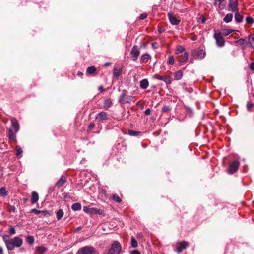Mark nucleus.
Instances as JSON below:
<instances>
[{
    "mask_svg": "<svg viewBox=\"0 0 254 254\" xmlns=\"http://www.w3.org/2000/svg\"><path fill=\"white\" fill-rule=\"evenodd\" d=\"M8 236L3 237V240L8 250L12 251L15 248H19L23 244V240L19 237H15L12 239H7Z\"/></svg>",
    "mask_w": 254,
    "mask_h": 254,
    "instance_id": "nucleus-1",
    "label": "nucleus"
},
{
    "mask_svg": "<svg viewBox=\"0 0 254 254\" xmlns=\"http://www.w3.org/2000/svg\"><path fill=\"white\" fill-rule=\"evenodd\" d=\"M121 250L120 244L117 241H115L112 244L107 254H120Z\"/></svg>",
    "mask_w": 254,
    "mask_h": 254,
    "instance_id": "nucleus-2",
    "label": "nucleus"
},
{
    "mask_svg": "<svg viewBox=\"0 0 254 254\" xmlns=\"http://www.w3.org/2000/svg\"><path fill=\"white\" fill-rule=\"evenodd\" d=\"M95 249L91 246H86L80 248L77 254H94Z\"/></svg>",
    "mask_w": 254,
    "mask_h": 254,
    "instance_id": "nucleus-3",
    "label": "nucleus"
},
{
    "mask_svg": "<svg viewBox=\"0 0 254 254\" xmlns=\"http://www.w3.org/2000/svg\"><path fill=\"white\" fill-rule=\"evenodd\" d=\"M214 38L216 40V44L218 47H221L224 45L225 40L221 32H215L214 34Z\"/></svg>",
    "mask_w": 254,
    "mask_h": 254,
    "instance_id": "nucleus-4",
    "label": "nucleus"
},
{
    "mask_svg": "<svg viewBox=\"0 0 254 254\" xmlns=\"http://www.w3.org/2000/svg\"><path fill=\"white\" fill-rule=\"evenodd\" d=\"M133 99L132 96L127 95L125 94H122L119 99V102L122 104L130 103Z\"/></svg>",
    "mask_w": 254,
    "mask_h": 254,
    "instance_id": "nucleus-5",
    "label": "nucleus"
},
{
    "mask_svg": "<svg viewBox=\"0 0 254 254\" xmlns=\"http://www.w3.org/2000/svg\"><path fill=\"white\" fill-rule=\"evenodd\" d=\"M240 163L238 161H233L229 166V169L228 170V173L229 174H232L236 172L239 166Z\"/></svg>",
    "mask_w": 254,
    "mask_h": 254,
    "instance_id": "nucleus-6",
    "label": "nucleus"
},
{
    "mask_svg": "<svg viewBox=\"0 0 254 254\" xmlns=\"http://www.w3.org/2000/svg\"><path fill=\"white\" fill-rule=\"evenodd\" d=\"M130 54L132 57V60L134 61H136L140 54L139 49L137 46L135 45L132 47Z\"/></svg>",
    "mask_w": 254,
    "mask_h": 254,
    "instance_id": "nucleus-7",
    "label": "nucleus"
},
{
    "mask_svg": "<svg viewBox=\"0 0 254 254\" xmlns=\"http://www.w3.org/2000/svg\"><path fill=\"white\" fill-rule=\"evenodd\" d=\"M238 2L237 1H230L228 4L229 10L233 12H237Z\"/></svg>",
    "mask_w": 254,
    "mask_h": 254,
    "instance_id": "nucleus-8",
    "label": "nucleus"
},
{
    "mask_svg": "<svg viewBox=\"0 0 254 254\" xmlns=\"http://www.w3.org/2000/svg\"><path fill=\"white\" fill-rule=\"evenodd\" d=\"M154 77L157 79L164 81L167 84L171 83V79L169 76H160L158 74H155Z\"/></svg>",
    "mask_w": 254,
    "mask_h": 254,
    "instance_id": "nucleus-9",
    "label": "nucleus"
},
{
    "mask_svg": "<svg viewBox=\"0 0 254 254\" xmlns=\"http://www.w3.org/2000/svg\"><path fill=\"white\" fill-rule=\"evenodd\" d=\"M168 17L172 25H178L180 22V20L177 19L174 15L170 13H168Z\"/></svg>",
    "mask_w": 254,
    "mask_h": 254,
    "instance_id": "nucleus-10",
    "label": "nucleus"
},
{
    "mask_svg": "<svg viewBox=\"0 0 254 254\" xmlns=\"http://www.w3.org/2000/svg\"><path fill=\"white\" fill-rule=\"evenodd\" d=\"M178 58H180L178 59L180 64L182 65V63L187 61L188 59V54L187 52H184L182 54L178 55Z\"/></svg>",
    "mask_w": 254,
    "mask_h": 254,
    "instance_id": "nucleus-11",
    "label": "nucleus"
},
{
    "mask_svg": "<svg viewBox=\"0 0 254 254\" xmlns=\"http://www.w3.org/2000/svg\"><path fill=\"white\" fill-rule=\"evenodd\" d=\"M95 119L99 122L107 119V114L105 112H101L99 113L96 116Z\"/></svg>",
    "mask_w": 254,
    "mask_h": 254,
    "instance_id": "nucleus-12",
    "label": "nucleus"
},
{
    "mask_svg": "<svg viewBox=\"0 0 254 254\" xmlns=\"http://www.w3.org/2000/svg\"><path fill=\"white\" fill-rule=\"evenodd\" d=\"M214 5L218 6L220 9H223L226 6V0H214Z\"/></svg>",
    "mask_w": 254,
    "mask_h": 254,
    "instance_id": "nucleus-13",
    "label": "nucleus"
},
{
    "mask_svg": "<svg viewBox=\"0 0 254 254\" xmlns=\"http://www.w3.org/2000/svg\"><path fill=\"white\" fill-rule=\"evenodd\" d=\"M188 246V243L186 241H183L178 244L177 252L178 253H181L183 250L185 249Z\"/></svg>",
    "mask_w": 254,
    "mask_h": 254,
    "instance_id": "nucleus-14",
    "label": "nucleus"
},
{
    "mask_svg": "<svg viewBox=\"0 0 254 254\" xmlns=\"http://www.w3.org/2000/svg\"><path fill=\"white\" fill-rule=\"evenodd\" d=\"M122 73V70L121 68L115 67L113 71V78L115 79H118L119 77Z\"/></svg>",
    "mask_w": 254,
    "mask_h": 254,
    "instance_id": "nucleus-15",
    "label": "nucleus"
},
{
    "mask_svg": "<svg viewBox=\"0 0 254 254\" xmlns=\"http://www.w3.org/2000/svg\"><path fill=\"white\" fill-rule=\"evenodd\" d=\"M83 211L90 214H94L96 213V208H90L88 206L83 207Z\"/></svg>",
    "mask_w": 254,
    "mask_h": 254,
    "instance_id": "nucleus-16",
    "label": "nucleus"
},
{
    "mask_svg": "<svg viewBox=\"0 0 254 254\" xmlns=\"http://www.w3.org/2000/svg\"><path fill=\"white\" fill-rule=\"evenodd\" d=\"M194 55L195 56L199 57L201 59L204 58L205 56V53L203 50H198L194 52Z\"/></svg>",
    "mask_w": 254,
    "mask_h": 254,
    "instance_id": "nucleus-17",
    "label": "nucleus"
},
{
    "mask_svg": "<svg viewBox=\"0 0 254 254\" xmlns=\"http://www.w3.org/2000/svg\"><path fill=\"white\" fill-rule=\"evenodd\" d=\"M235 20L237 23H241L243 21L244 17L240 13L236 12L234 15Z\"/></svg>",
    "mask_w": 254,
    "mask_h": 254,
    "instance_id": "nucleus-18",
    "label": "nucleus"
},
{
    "mask_svg": "<svg viewBox=\"0 0 254 254\" xmlns=\"http://www.w3.org/2000/svg\"><path fill=\"white\" fill-rule=\"evenodd\" d=\"M32 198H31V203L32 204H34L37 202L39 200V195L37 192L35 191H33L31 194Z\"/></svg>",
    "mask_w": 254,
    "mask_h": 254,
    "instance_id": "nucleus-19",
    "label": "nucleus"
},
{
    "mask_svg": "<svg viewBox=\"0 0 254 254\" xmlns=\"http://www.w3.org/2000/svg\"><path fill=\"white\" fill-rule=\"evenodd\" d=\"M149 85V82L147 79H144L140 82V86L143 89L147 88Z\"/></svg>",
    "mask_w": 254,
    "mask_h": 254,
    "instance_id": "nucleus-20",
    "label": "nucleus"
},
{
    "mask_svg": "<svg viewBox=\"0 0 254 254\" xmlns=\"http://www.w3.org/2000/svg\"><path fill=\"white\" fill-rule=\"evenodd\" d=\"M233 19V14L231 13L227 14L223 19V21L226 23H228L232 21Z\"/></svg>",
    "mask_w": 254,
    "mask_h": 254,
    "instance_id": "nucleus-21",
    "label": "nucleus"
},
{
    "mask_svg": "<svg viewBox=\"0 0 254 254\" xmlns=\"http://www.w3.org/2000/svg\"><path fill=\"white\" fill-rule=\"evenodd\" d=\"M66 178L64 176H62L59 180L56 183V185L60 187L64 184Z\"/></svg>",
    "mask_w": 254,
    "mask_h": 254,
    "instance_id": "nucleus-22",
    "label": "nucleus"
},
{
    "mask_svg": "<svg viewBox=\"0 0 254 254\" xmlns=\"http://www.w3.org/2000/svg\"><path fill=\"white\" fill-rule=\"evenodd\" d=\"M185 49L182 46L179 45L177 46L175 53L177 55H179L180 54H182L184 52H185Z\"/></svg>",
    "mask_w": 254,
    "mask_h": 254,
    "instance_id": "nucleus-23",
    "label": "nucleus"
},
{
    "mask_svg": "<svg viewBox=\"0 0 254 254\" xmlns=\"http://www.w3.org/2000/svg\"><path fill=\"white\" fill-rule=\"evenodd\" d=\"M183 77V72L181 70H178L174 73V78L176 80H180Z\"/></svg>",
    "mask_w": 254,
    "mask_h": 254,
    "instance_id": "nucleus-24",
    "label": "nucleus"
},
{
    "mask_svg": "<svg viewBox=\"0 0 254 254\" xmlns=\"http://www.w3.org/2000/svg\"><path fill=\"white\" fill-rule=\"evenodd\" d=\"M12 126L15 129V131L17 132L19 129V125L16 119H12Z\"/></svg>",
    "mask_w": 254,
    "mask_h": 254,
    "instance_id": "nucleus-25",
    "label": "nucleus"
},
{
    "mask_svg": "<svg viewBox=\"0 0 254 254\" xmlns=\"http://www.w3.org/2000/svg\"><path fill=\"white\" fill-rule=\"evenodd\" d=\"M112 105V102L110 99H106L104 102V107L105 109L110 108Z\"/></svg>",
    "mask_w": 254,
    "mask_h": 254,
    "instance_id": "nucleus-26",
    "label": "nucleus"
},
{
    "mask_svg": "<svg viewBox=\"0 0 254 254\" xmlns=\"http://www.w3.org/2000/svg\"><path fill=\"white\" fill-rule=\"evenodd\" d=\"M8 192L5 187L0 188V196L2 197H5L8 195Z\"/></svg>",
    "mask_w": 254,
    "mask_h": 254,
    "instance_id": "nucleus-27",
    "label": "nucleus"
},
{
    "mask_svg": "<svg viewBox=\"0 0 254 254\" xmlns=\"http://www.w3.org/2000/svg\"><path fill=\"white\" fill-rule=\"evenodd\" d=\"M71 208L74 211L80 210L81 209V205L79 203H73L71 206Z\"/></svg>",
    "mask_w": 254,
    "mask_h": 254,
    "instance_id": "nucleus-28",
    "label": "nucleus"
},
{
    "mask_svg": "<svg viewBox=\"0 0 254 254\" xmlns=\"http://www.w3.org/2000/svg\"><path fill=\"white\" fill-rule=\"evenodd\" d=\"M36 249L40 254H43L47 251V248L44 246H38Z\"/></svg>",
    "mask_w": 254,
    "mask_h": 254,
    "instance_id": "nucleus-29",
    "label": "nucleus"
},
{
    "mask_svg": "<svg viewBox=\"0 0 254 254\" xmlns=\"http://www.w3.org/2000/svg\"><path fill=\"white\" fill-rule=\"evenodd\" d=\"M151 56L149 54H143L141 57L142 62H146L151 59Z\"/></svg>",
    "mask_w": 254,
    "mask_h": 254,
    "instance_id": "nucleus-30",
    "label": "nucleus"
},
{
    "mask_svg": "<svg viewBox=\"0 0 254 254\" xmlns=\"http://www.w3.org/2000/svg\"><path fill=\"white\" fill-rule=\"evenodd\" d=\"M64 215V212L62 209H59L56 213V217L58 220H60Z\"/></svg>",
    "mask_w": 254,
    "mask_h": 254,
    "instance_id": "nucleus-31",
    "label": "nucleus"
},
{
    "mask_svg": "<svg viewBox=\"0 0 254 254\" xmlns=\"http://www.w3.org/2000/svg\"><path fill=\"white\" fill-rule=\"evenodd\" d=\"M130 244L133 248H137L138 247V243L133 237H132L131 238Z\"/></svg>",
    "mask_w": 254,
    "mask_h": 254,
    "instance_id": "nucleus-32",
    "label": "nucleus"
},
{
    "mask_svg": "<svg viewBox=\"0 0 254 254\" xmlns=\"http://www.w3.org/2000/svg\"><path fill=\"white\" fill-rule=\"evenodd\" d=\"M96 68H95V67L94 66H91L88 67L87 68L86 71L88 74H91L94 73L96 71Z\"/></svg>",
    "mask_w": 254,
    "mask_h": 254,
    "instance_id": "nucleus-33",
    "label": "nucleus"
},
{
    "mask_svg": "<svg viewBox=\"0 0 254 254\" xmlns=\"http://www.w3.org/2000/svg\"><path fill=\"white\" fill-rule=\"evenodd\" d=\"M26 240L27 243L30 245H32L34 242V238L32 236H27Z\"/></svg>",
    "mask_w": 254,
    "mask_h": 254,
    "instance_id": "nucleus-34",
    "label": "nucleus"
},
{
    "mask_svg": "<svg viewBox=\"0 0 254 254\" xmlns=\"http://www.w3.org/2000/svg\"><path fill=\"white\" fill-rule=\"evenodd\" d=\"M233 31L234 30L230 29H225L222 30L221 34L222 36H226L232 33Z\"/></svg>",
    "mask_w": 254,
    "mask_h": 254,
    "instance_id": "nucleus-35",
    "label": "nucleus"
},
{
    "mask_svg": "<svg viewBox=\"0 0 254 254\" xmlns=\"http://www.w3.org/2000/svg\"><path fill=\"white\" fill-rule=\"evenodd\" d=\"M128 133L130 136H138L141 134V132L132 130H129Z\"/></svg>",
    "mask_w": 254,
    "mask_h": 254,
    "instance_id": "nucleus-36",
    "label": "nucleus"
},
{
    "mask_svg": "<svg viewBox=\"0 0 254 254\" xmlns=\"http://www.w3.org/2000/svg\"><path fill=\"white\" fill-rule=\"evenodd\" d=\"M8 137L10 140H14L15 138V135L10 128L8 129Z\"/></svg>",
    "mask_w": 254,
    "mask_h": 254,
    "instance_id": "nucleus-37",
    "label": "nucleus"
},
{
    "mask_svg": "<svg viewBox=\"0 0 254 254\" xmlns=\"http://www.w3.org/2000/svg\"><path fill=\"white\" fill-rule=\"evenodd\" d=\"M249 43L252 48H254V36H249L248 38Z\"/></svg>",
    "mask_w": 254,
    "mask_h": 254,
    "instance_id": "nucleus-38",
    "label": "nucleus"
},
{
    "mask_svg": "<svg viewBox=\"0 0 254 254\" xmlns=\"http://www.w3.org/2000/svg\"><path fill=\"white\" fill-rule=\"evenodd\" d=\"M7 209L8 211L9 212H14L16 210L15 207L14 206H12L10 204H7Z\"/></svg>",
    "mask_w": 254,
    "mask_h": 254,
    "instance_id": "nucleus-39",
    "label": "nucleus"
},
{
    "mask_svg": "<svg viewBox=\"0 0 254 254\" xmlns=\"http://www.w3.org/2000/svg\"><path fill=\"white\" fill-rule=\"evenodd\" d=\"M40 215V217H42V216H48L51 215V213L48 210H41Z\"/></svg>",
    "mask_w": 254,
    "mask_h": 254,
    "instance_id": "nucleus-40",
    "label": "nucleus"
},
{
    "mask_svg": "<svg viewBox=\"0 0 254 254\" xmlns=\"http://www.w3.org/2000/svg\"><path fill=\"white\" fill-rule=\"evenodd\" d=\"M112 199L113 200L117 202H121L122 199L120 198V197L117 194H114L112 196Z\"/></svg>",
    "mask_w": 254,
    "mask_h": 254,
    "instance_id": "nucleus-41",
    "label": "nucleus"
},
{
    "mask_svg": "<svg viewBox=\"0 0 254 254\" xmlns=\"http://www.w3.org/2000/svg\"><path fill=\"white\" fill-rule=\"evenodd\" d=\"M246 22L248 24H253L254 23V20L252 17L248 16L246 18Z\"/></svg>",
    "mask_w": 254,
    "mask_h": 254,
    "instance_id": "nucleus-42",
    "label": "nucleus"
},
{
    "mask_svg": "<svg viewBox=\"0 0 254 254\" xmlns=\"http://www.w3.org/2000/svg\"><path fill=\"white\" fill-rule=\"evenodd\" d=\"M168 63L169 64L173 65L174 64V58L173 56H170L168 58Z\"/></svg>",
    "mask_w": 254,
    "mask_h": 254,
    "instance_id": "nucleus-43",
    "label": "nucleus"
},
{
    "mask_svg": "<svg viewBox=\"0 0 254 254\" xmlns=\"http://www.w3.org/2000/svg\"><path fill=\"white\" fill-rule=\"evenodd\" d=\"M245 41H246V40L244 39L241 38V39H239L238 40L235 41V43H236L238 44L241 45H243L245 44Z\"/></svg>",
    "mask_w": 254,
    "mask_h": 254,
    "instance_id": "nucleus-44",
    "label": "nucleus"
},
{
    "mask_svg": "<svg viewBox=\"0 0 254 254\" xmlns=\"http://www.w3.org/2000/svg\"><path fill=\"white\" fill-rule=\"evenodd\" d=\"M10 235H14L16 233L15 228L13 226H10L9 230Z\"/></svg>",
    "mask_w": 254,
    "mask_h": 254,
    "instance_id": "nucleus-45",
    "label": "nucleus"
},
{
    "mask_svg": "<svg viewBox=\"0 0 254 254\" xmlns=\"http://www.w3.org/2000/svg\"><path fill=\"white\" fill-rule=\"evenodd\" d=\"M23 152L22 149L19 146L16 147V155L19 156Z\"/></svg>",
    "mask_w": 254,
    "mask_h": 254,
    "instance_id": "nucleus-46",
    "label": "nucleus"
},
{
    "mask_svg": "<svg viewBox=\"0 0 254 254\" xmlns=\"http://www.w3.org/2000/svg\"><path fill=\"white\" fill-rule=\"evenodd\" d=\"M253 106V103L252 102H248L247 103V109L248 111H250Z\"/></svg>",
    "mask_w": 254,
    "mask_h": 254,
    "instance_id": "nucleus-47",
    "label": "nucleus"
},
{
    "mask_svg": "<svg viewBox=\"0 0 254 254\" xmlns=\"http://www.w3.org/2000/svg\"><path fill=\"white\" fill-rule=\"evenodd\" d=\"M41 211V210H37L36 209H31L30 212H32V213H34L35 214L39 215V214H40Z\"/></svg>",
    "mask_w": 254,
    "mask_h": 254,
    "instance_id": "nucleus-48",
    "label": "nucleus"
},
{
    "mask_svg": "<svg viewBox=\"0 0 254 254\" xmlns=\"http://www.w3.org/2000/svg\"><path fill=\"white\" fill-rule=\"evenodd\" d=\"M170 110V108L169 106H164L162 108V111L163 112H167Z\"/></svg>",
    "mask_w": 254,
    "mask_h": 254,
    "instance_id": "nucleus-49",
    "label": "nucleus"
},
{
    "mask_svg": "<svg viewBox=\"0 0 254 254\" xmlns=\"http://www.w3.org/2000/svg\"><path fill=\"white\" fill-rule=\"evenodd\" d=\"M147 16V14L145 13H142L140 16H139V19L140 20H143L144 19H145Z\"/></svg>",
    "mask_w": 254,
    "mask_h": 254,
    "instance_id": "nucleus-50",
    "label": "nucleus"
},
{
    "mask_svg": "<svg viewBox=\"0 0 254 254\" xmlns=\"http://www.w3.org/2000/svg\"><path fill=\"white\" fill-rule=\"evenodd\" d=\"M184 89L185 91L188 92L189 93H191L193 92V89L190 87H189V88L185 87L184 88Z\"/></svg>",
    "mask_w": 254,
    "mask_h": 254,
    "instance_id": "nucleus-51",
    "label": "nucleus"
},
{
    "mask_svg": "<svg viewBox=\"0 0 254 254\" xmlns=\"http://www.w3.org/2000/svg\"><path fill=\"white\" fill-rule=\"evenodd\" d=\"M95 214H103V211L100 209H97L96 208Z\"/></svg>",
    "mask_w": 254,
    "mask_h": 254,
    "instance_id": "nucleus-52",
    "label": "nucleus"
},
{
    "mask_svg": "<svg viewBox=\"0 0 254 254\" xmlns=\"http://www.w3.org/2000/svg\"><path fill=\"white\" fill-rule=\"evenodd\" d=\"M151 113V110L149 109V108H148L147 109L145 112H144V114L146 115V116H148Z\"/></svg>",
    "mask_w": 254,
    "mask_h": 254,
    "instance_id": "nucleus-53",
    "label": "nucleus"
},
{
    "mask_svg": "<svg viewBox=\"0 0 254 254\" xmlns=\"http://www.w3.org/2000/svg\"><path fill=\"white\" fill-rule=\"evenodd\" d=\"M249 68L252 70H254V63L252 62L250 64Z\"/></svg>",
    "mask_w": 254,
    "mask_h": 254,
    "instance_id": "nucleus-54",
    "label": "nucleus"
},
{
    "mask_svg": "<svg viewBox=\"0 0 254 254\" xmlns=\"http://www.w3.org/2000/svg\"><path fill=\"white\" fill-rule=\"evenodd\" d=\"M131 254H141L140 253L136 250L132 251L131 253Z\"/></svg>",
    "mask_w": 254,
    "mask_h": 254,
    "instance_id": "nucleus-55",
    "label": "nucleus"
},
{
    "mask_svg": "<svg viewBox=\"0 0 254 254\" xmlns=\"http://www.w3.org/2000/svg\"><path fill=\"white\" fill-rule=\"evenodd\" d=\"M95 127V125L94 123H90V124L89 125L88 127L90 129H91L92 128H93Z\"/></svg>",
    "mask_w": 254,
    "mask_h": 254,
    "instance_id": "nucleus-56",
    "label": "nucleus"
},
{
    "mask_svg": "<svg viewBox=\"0 0 254 254\" xmlns=\"http://www.w3.org/2000/svg\"><path fill=\"white\" fill-rule=\"evenodd\" d=\"M111 64V63L110 62H106L104 64V66H108Z\"/></svg>",
    "mask_w": 254,
    "mask_h": 254,
    "instance_id": "nucleus-57",
    "label": "nucleus"
},
{
    "mask_svg": "<svg viewBox=\"0 0 254 254\" xmlns=\"http://www.w3.org/2000/svg\"><path fill=\"white\" fill-rule=\"evenodd\" d=\"M157 43H152V46L154 48H157Z\"/></svg>",
    "mask_w": 254,
    "mask_h": 254,
    "instance_id": "nucleus-58",
    "label": "nucleus"
},
{
    "mask_svg": "<svg viewBox=\"0 0 254 254\" xmlns=\"http://www.w3.org/2000/svg\"><path fill=\"white\" fill-rule=\"evenodd\" d=\"M99 90L100 92L103 91L104 90V89H103V87L102 86H100L99 88Z\"/></svg>",
    "mask_w": 254,
    "mask_h": 254,
    "instance_id": "nucleus-59",
    "label": "nucleus"
},
{
    "mask_svg": "<svg viewBox=\"0 0 254 254\" xmlns=\"http://www.w3.org/2000/svg\"><path fill=\"white\" fill-rule=\"evenodd\" d=\"M0 254H3V249L2 247L0 246Z\"/></svg>",
    "mask_w": 254,
    "mask_h": 254,
    "instance_id": "nucleus-60",
    "label": "nucleus"
},
{
    "mask_svg": "<svg viewBox=\"0 0 254 254\" xmlns=\"http://www.w3.org/2000/svg\"><path fill=\"white\" fill-rule=\"evenodd\" d=\"M77 74L78 76H80L83 75V73L81 72L78 71Z\"/></svg>",
    "mask_w": 254,
    "mask_h": 254,
    "instance_id": "nucleus-61",
    "label": "nucleus"
},
{
    "mask_svg": "<svg viewBox=\"0 0 254 254\" xmlns=\"http://www.w3.org/2000/svg\"><path fill=\"white\" fill-rule=\"evenodd\" d=\"M196 39H197V37H193L192 39V40H196Z\"/></svg>",
    "mask_w": 254,
    "mask_h": 254,
    "instance_id": "nucleus-62",
    "label": "nucleus"
},
{
    "mask_svg": "<svg viewBox=\"0 0 254 254\" xmlns=\"http://www.w3.org/2000/svg\"><path fill=\"white\" fill-rule=\"evenodd\" d=\"M253 97H254V94H253Z\"/></svg>",
    "mask_w": 254,
    "mask_h": 254,
    "instance_id": "nucleus-63",
    "label": "nucleus"
}]
</instances>
